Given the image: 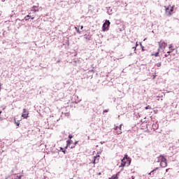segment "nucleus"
<instances>
[{
  "label": "nucleus",
  "mask_w": 179,
  "mask_h": 179,
  "mask_svg": "<svg viewBox=\"0 0 179 179\" xmlns=\"http://www.w3.org/2000/svg\"><path fill=\"white\" fill-rule=\"evenodd\" d=\"M21 117H22V118H24L25 120H27V118L29 117V111H27V109L24 108L22 110V114Z\"/></svg>",
  "instance_id": "5"
},
{
  "label": "nucleus",
  "mask_w": 179,
  "mask_h": 179,
  "mask_svg": "<svg viewBox=\"0 0 179 179\" xmlns=\"http://www.w3.org/2000/svg\"><path fill=\"white\" fill-rule=\"evenodd\" d=\"M98 176H101V173H98Z\"/></svg>",
  "instance_id": "28"
},
{
  "label": "nucleus",
  "mask_w": 179,
  "mask_h": 179,
  "mask_svg": "<svg viewBox=\"0 0 179 179\" xmlns=\"http://www.w3.org/2000/svg\"><path fill=\"white\" fill-rule=\"evenodd\" d=\"M73 148H75V147H71V149H73Z\"/></svg>",
  "instance_id": "34"
},
{
  "label": "nucleus",
  "mask_w": 179,
  "mask_h": 179,
  "mask_svg": "<svg viewBox=\"0 0 179 179\" xmlns=\"http://www.w3.org/2000/svg\"><path fill=\"white\" fill-rule=\"evenodd\" d=\"M110 24H111V22H110V20H106L102 27L103 31H106L108 30V27H110Z\"/></svg>",
  "instance_id": "4"
},
{
  "label": "nucleus",
  "mask_w": 179,
  "mask_h": 179,
  "mask_svg": "<svg viewBox=\"0 0 179 179\" xmlns=\"http://www.w3.org/2000/svg\"><path fill=\"white\" fill-rule=\"evenodd\" d=\"M34 11V13H36V12H38V10H31Z\"/></svg>",
  "instance_id": "21"
},
{
  "label": "nucleus",
  "mask_w": 179,
  "mask_h": 179,
  "mask_svg": "<svg viewBox=\"0 0 179 179\" xmlns=\"http://www.w3.org/2000/svg\"><path fill=\"white\" fill-rule=\"evenodd\" d=\"M69 139H71L73 138L72 135L69 136Z\"/></svg>",
  "instance_id": "23"
},
{
  "label": "nucleus",
  "mask_w": 179,
  "mask_h": 179,
  "mask_svg": "<svg viewBox=\"0 0 179 179\" xmlns=\"http://www.w3.org/2000/svg\"><path fill=\"white\" fill-rule=\"evenodd\" d=\"M108 179H118V175L115 174V175L112 176L111 178H109Z\"/></svg>",
  "instance_id": "11"
},
{
  "label": "nucleus",
  "mask_w": 179,
  "mask_h": 179,
  "mask_svg": "<svg viewBox=\"0 0 179 179\" xmlns=\"http://www.w3.org/2000/svg\"><path fill=\"white\" fill-rule=\"evenodd\" d=\"M138 45V42L136 43V46H134L132 48L136 51V46Z\"/></svg>",
  "instance_id": "17"
},
{
  "label": "nucleus",
  "mask_w": 179,
  "mask_h": 179,
  "mask_svg": "<svg viewBox=\"0 0 179 179\" xmlns=\"http://www.w3.org/2000/svg\"><path fill=\"white\" fill-rule=\"evenodd\" d=\"M0 114H2V111H0Z\"/></svg>",
  "instance_id": "32"
},
{
  "label": "nucleus",
  "mask_w": 179,
  "mask_h": 179,
  "mask_svg": "<svg viewBox=\"0 0 179 179\" xmlns=\"http://www.w3.org/2000/svg\"><path fill=\"white\" fill-rule=\"evenodd\" d=\"M61 150H62V152H63L64 153H65V151L64 150V148H61Z\"/></svg>",
  "instance_id": "24"
},
{
  "label": "nucleus",
  "mask_w": 179,
  "mask_h": 179,
  "mask_svg": "<svg viewBox=\"0 0 179 179\" xmlns=\"http://www.w3.org/2000/svg\"><path fill=\"white\" fill-rule=\"evenodd\" d=\"M80 27L81 30L83 29V26H80Z\"/></svg>",
  "instance_id": "25"
},
{
  "label": "nucleus",
  "mask_w": 179,
  "mask_h": 179,
  "mask_svg": "<svg viewBox=\"0 0 179 179\" xmlns=\"http://www.w3.org/2000/svg\"><path fill=\"white\" fill-rule=\"evenodd\" d=\"M99 159H100V155H96V156L94 157L93 164H97V163H99Z\"/></svg>",
  "instance_id": "8"
},
{
  "label": "nucleus",
  "mask_w": 179,
  "mask_h": 179,
  "mask_svg": "<svg viewBox=\"0 0 179 179\" xmlns=\"http://www.w3.org/2000/svg\"><path fill=\"white\" fill-rule=\"evenodd\" d=\"M167 54H171V51L167 52Z\"/></svg>",
  "instance_id": "26"
},
{
  "label": "nucleus",
  "mask_w": 179,
  "mask_h": 179,
  "mask_svg": "<svg viewBox=\"0 0 179 179\" xmlns=\"http://www.w3.org/2000/svg\"><path fill=\"white\" fill-rule=\"evenodd\" d=\"M72 141H67V145H71Z\"/></svg>",
  "instance_id": "20"
},
{
  "label": "nucleus",
  "mask_w": 179,
  "mask_h": 179,
  "mask_svg": "<svg viewBox=\"0 0 179 179\" xmlns=\"http://www.w3.org/2000/svg\"><path fill=\"white\" fill-rule=\"evenodd\" d=\"M75 29L76 30L77 33H78V34H80V31L78 27H75Z\"/></svg>",
  "instance_id": "13"
},
{
  "label": "nucleus",
  "mask_w": 179,
  "mask_h": 179,
  "mask_svg": "<svg viewBox=\"0 0 179 179\" xmlns=\"http://www.w3.org/2000/svg\"><path fill=\"white\" fill-rule=\"evenodd\" d=\"M15 123L17 125V127H19V125H20V123H19V122H16L15 120Z\"/></svg>",
  "instance_id": "18"
},
{
  "label": "nucleus",
  "mask_w": 179,
  "mask_h": 179,
  "mask_svg": "<svg viewBox=\"0 0 179 179\" xmlns=\"http://www.w3.org/2000/svg\"><path fill=\"white\" fill-rule=\"evenodd\" d=\"M103 113H107V110H104Z\"/></svg>",
  "instance_id": "29"
},
{
  "label": "nucleus",
  "mask_w": 179,
  "mask_h": 179,
  "mask_svg": "<svg viewBox=\"0 0 179 179\" xmlns=\"http://www.w3.org/2000/svg\"><path fill=\"white\" fill-rule=\"evenodd\" d=\"M78 144V141H76L75 143H74V145H77Z\"/></svg>",
  "instance_id": "27"
},
{
  "label": "nucleus",
  "mask_w": 179,
  "mask_h": 179,
  "mask_svg": "<svg viewBox=\"0 0 179 179\" xmlns=\"http://www.w3.org/2000/svg\"><path fill=\"white\" fill-rule=\"evenodd\" d=\"M30 17H27V19H29Z\"/></svg>",
  "instance_id": "33"
},
{
  "label": "nucleus",
  "mask_w": 179,
  "mask_h": 179,
  "mask_svg": "<svg viewBox=\"0 0 179 179\" xmlns=\"http://www.w3.org/2000/svg\"><path fill=\"white\" fill-rule=\"evenodd\" d=\"M156 170H159V167L155 168V169H153L150 173L149 176H150L152 174V173H155V171H156Z\"/></svg>",
  "instance_id": "12"
},
{
  "label": "nucleus",
  "mask_w": 179,
  "mask_h": 179,
  "mask_svg": "<svg viewBox=\"0 0 179 179\" xmlns=\"http://www.w3.org/2000/svg\"><path fill=\"white\" fill-rule=\"evenodd\" d=\"M129 164H131V158L128 157V155H125L122 159L121 166L124 167V166H129Z\"/></svg>",
  "instance_id": "1"
},
{
  "label": "nucleus",
  "mask_w": 179,
  "mask_h": 179,
  "mask_svg": "<svg viewBox=\"0 0 179 179\" xmlns=\"http://www.w3.org/2000/svg\"><path fill=\"white\" fill-rule=\"evenodd\" d=\"M156 65L158 68H160V66H162V62L157 63Z\"/></svg>",
  "instance_id": "15"
},
{
  "label": "nucleus",
  "mask_w": 179,
  "mask_h": 179,
  "mask_svg": "<svg viewBox=\"0 0 179 179\" xmlns=\"http://www.w3.org/2000/svg\"><path fill=\"white\" fill-rule=\"evenodd\" d=\"M121 127H122V124H120V127L117 126L114 128V130L116 131L115 134H117V135H121V134H122Z\"/></svg>",
  "instance_id": "6"
},
{
  "label": "nucleus",
  "mask_w": 179,
  "mask_h": 179,
  "mask_svg": "<svg viewBox=\"0 0 179 179\" xmlns=\"http://www.w3.org/2000/svg\"><path fill=\"white\" fill-rule=\"evenodd\" d=\"M70 179H73V178H70Z\"/></svg>",
  "instance_id": "35"
},
{
  "label": "nucleus",
  "mask_w": 179,
  "mask_h": 179,
  "mask_svg": "<svg viewBox=\"0 0 179 179\" xmlns=\"http://www.w3.org/2000/svg\"><path fill=\"white\" fill-rule=\"evenodd\" d=\"M145 108V110H152V107L149 105L148 106H146Z\"/></svg>",
  "instance_id": "14"
},
{
  "label": "nucleus",
  "mask_w": 179,
  "mask_h": 179,
  "mask_svg": "<svg viewBox=\"0 0 179 179\" xmlns=\"http://www.w3.org/2000/svg\"><path fill=\"white\" fill-rule=\"evenodd\" d=\"M90 38H91V36H85V39L86 40H90Z\"/></svg>",
  "instance_id": "16"
},
{
  "label": "nucleus",
  "mask_w": 179,
  "mask_h": 179,
  "mask_svg": "<svg viewBox=\"0 0 179 179\" xmlns=\"http://www.w3.org/2000/svg\"><path fill=\"white\" fill-rule=\"evenodd\" d=\"M158 160L159 162H160L161 167H167V159L164 157H163V155H160L158 157Z\"/></svg>",
  "instance_id": "2"
},
{
  "label": "nucleus",
  "mask_w": 179,
  "mask_h": 179,
  "mask_svg": "<svg viewBox=\"0 0 179 179\" xmlns=\"http://www.w3.org/2000/svg\"><path fill=\"white\" fill-rule=\"evenodd\" d=\"M27 17H31V20H34V17L31 16V13H29L28 15H26L24 19L26 20V22L29 21V19H27Z\"/></svg>",
  "instance_id": "9"
},
{
  "label": "nucleus",
  "mask_w": 179,
  "mask_h": 179,
  "mask_svg": "<svg viewBox=\"0 0 179 179\" xmlns=\"http://www.w3.org/2000/svg\"><path fill=\"white\" fill-rule=\"evenodd\" d=\"M159 48H165L167 47V43L161 41L160 42H159Z\"/></svg>",
  "instance_id": "7"
},
{
  "label": "nucleus",
  "mask_w": 179,
  "mask_h": 179,
  "mask_svg": "<svg viewBox=\"0 0 179 179\" xmlns=\"http://www.w3.org/2000/svg\"><path fill=\"white\" fill-rule=\"evenodd\" d=\"M169 48L170 49L173 48V45L172 44L169 45Z\"/></svg>",
  "instance_id": "22"
},
{
  "label": "nucleus",
  "mask_w": 179,
  "mask_h": 179,
  "mask_svg": "<svg viewBox=\"0 0 179 179\" xmlns=\"http://www.w3.org/2000/svg\"><path fill=\"white\" fill-rule=\"evenodd\" d=\"M165 13L167 16H171L173 15V11L174 10V7L171 6H169L167 7H165Z\"/></svg>",
  "instance_id": "3"
},
{
  "label": "nucleus",
  "mask_w": 179,
  "mask_h": 179,
  "mask_svg": "<svg viewBox=\"0 0 179 179\" xmlns=\"http://www.w3.org/2000/svg\"><path fill=\"white\" fill-rule=\"evenodd\" d=\"M165 57H169V55H165Z\"/></svg>",
  "instance_id": "30"
},
{
  "label": "nucleus",
  "mask_w": 179,
  "mask_h": 179,
  "mask_svg": "<svg viewBox=\"0 0 179 179\" xmlns=\"http://www.w3.org/2000/svg\"><path fill=\"white\" fill-rule=\"evenodd\" d=\"M6 0H2L3 2H5Z\"/></svg>",
  "instance_id": "31"
},
{
  "label": "nucleus",
  "mask_w": 179,
  "mask_h": 179,
  "mask_svg": "<svg viewBox=\"0 0 179 179\" xmlns=\"http://www.w3.org/2000/svg\"><path fill=\"white\" fill-rule=\"evenodd\" d=\"M160 54V49H158L157 52L155 53H152L151 56L152 57H157Z\"/></svg>",
  "instance_id": "10"
},
{
  "label": "nucleus",
  "mask_w": 179,
  "mask_h": 179,
  "mask_svg": "<svg viewBox=\"0 0 179 179\" xmlns=\"http://www.w3.org/2000/svg\"><path fill=\"white\" fill-rule=\"evenodd\" d=\"M141 51H145V47H143V45H141Z\"/></svg>",
  "instance_id": "19"
}]
</instances>
